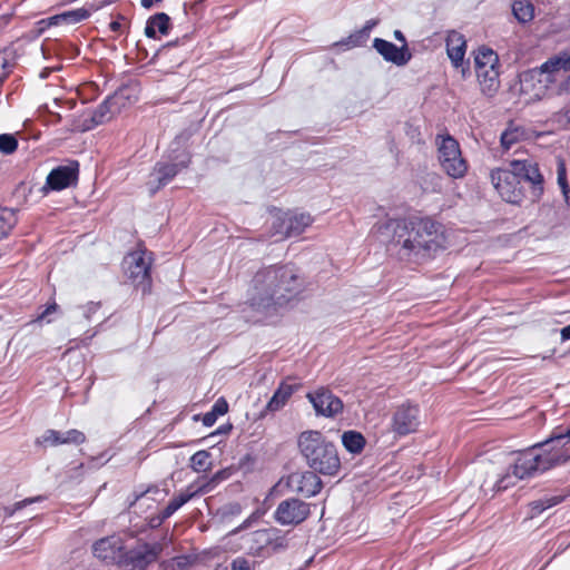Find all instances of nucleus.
Here are the masks:
<instances>
[{
    "label": "nucleus",
    "mask_w": 570,
    "mask_h": 570,
    "mask_svg": "<svg viewBox=\"0 0 570 570\" xmlns=\"http://www.w3.org/2000/svg\"><path fill=\"white\" fill-rule=\"evenodd\" d=\"M304 281L291 264L263 266L253 276L246 305L255 313L273 316L298 301Z\"/></svg>",
    "instance_id": "f257e3e1"
},
{
    "label": "nucleus",
    "mask_w": 570,
    "mask_h": 570,
    "mask_svg": "<svg viewBox=\"0 0 570 570\" xmlns=\"http://www.w3.org/2000/svg\"><path fill=\"white\" fill-rule=\"evenodd\" d=\"M379 230L382 234H392V242L406 256L430 258L444 248L443 225L430 217L389 218Z\"/></svg>",
    "instance_id": "f03ea898"
},
{
    "label": "nucleus",
    "mask_w": 570,
    "mask_h": 570,
    "mask_svg": "<svg viewBox=\"0 0 570 570\" xmlns=\"http://www.w3.org/2000/svg\"><path fill=\"white\" fill-rule=\"evenodd\" d=\"M570 463V454L557 443L550 433L544 440L515 452V459L507 473L495 482L497 491L514 485L515 480L532 479L558 466Z\"/></svg>",
    "instance_id": "7ed1b4c3"
},
{
    "label": "nucleus",
    "mask_w": 570,
    "mask_h": 570,
    "mask_svg": "<svg viewBox=\"0 0 570 570\" xmlns=\"http://www.w3.org/2000/svg\"><path fill=\"white\" fill-rule=\"evenodd\" d=\"M297 446L311 470L325 476H335L340 472L341 459L337 448L321 431L301 432L297 438Z\"/></svg>",
    "instance_id": "20e7f679"
},
{
    "label": "nucleus",
    "mask_w": 570,
    "mask_h": 570,
    "mask_svg": "<svg viewBox=\"0 0 570 570\" xmlns=\"http://www.w3.org/2000/svg\"><path fill=\"white\" fill-rule=\"evenodd\" d=\"M153 262V253L146 248L128 253L122 262L128 279L135 287L140 288L144 295L149 294L151 291Z\"/></svg>",
    "instance_id": "39448f33"
},
{
    "label": "nucleus",
    "mask_w": 570,
    "mask_h": 570,
    "mask_svg": "<svg viewBox=\"0 0 570 570\" xmlns=\"http://www.w3.org/2000/svg\"><path fill=\"white\" fill-rule=\"evenodd\" d=\"M164 551L160 542L137 543L130 549H124L118 553V563L125 570H147L155 563Z\"/></svg>",
    "instance_id": "423d86ee"
},
{
    "label": "nucleus",
    "mask_w": 570,
    "mask_h": 570,
    "mask_svg": "<svg viewBox=\"0 0 570 570\" xmlns=\"http://www.w3.org/2000/svg\"><path fill=\"white\" fill-rule=\"evenodd\" d=\"M510 169L520 183L529 185L531 203H538L544 194V176L539 164L532 159H513L509 163Z\"/></svg>",
    "instance_id": "0eeeda50"
},
{
    "label": "nucleus",
    "mask_w": 570,
    "mask_h": 570,
    "mask_svg": "<svg viewBox=\"0 0 570 570\" xmlns=\"http://www.w3.org/2000/svg\"><path fill=\"white\" fill-rule=\"evenodd\" d=\"M80 164L76 159H68L66 164L52 168L47 175L45 185L40 188L43 196L52 191H61L76 187L79 180Z\"/></svg>",
    "instance_id": "6e6552de"
},
{
    "label": "nucleus",
    "mask_w": 570,
    "mask_h": 570,
    "mask_svg": "<svg viewBox=\"0 0 570 570\" xmlns=\"http://www.w3.org/2000/svg\"><path fill=\"white\" fill-rule=\"evenodd\" d=\"M494 188L501 198L510 204L520 205L525 198L523 185L517 179L513 171L509 169H497L491 174Z\"/></svg>",
    "instance_id": "1a4fd4ad"
},
{
    "label": "nucleus",
    "mask_w": 570,
    "mask_h": 570,
    "mask_svg": "<svg viewBox=\"0 0 570 570\" xmlns=\"http://www.w3.org/2000/svg\"><path fill=\"white\" fill-rule=\"evenodd\" d=\"M309 514V503L297 498H288L278 503L274 512V519L281 525H298L304 522Z\"/></svg>",
    "instance_id": "9d476101"
},
{
    "label": "nucleus",
    "mask_w": 570,
    "mask_h": 570,
    "mask_svg": "<svg viewBox=\"0 0 570 570\" xmlns=\"http://www.w3.org/2000/svg\"><path fill=\"white\" fill-rule=\"evenodd\" d=\"M306 397L311 402L316 416L332 419L344 410L343 401L325 386L307 392Z\"/></svg>",
    "instance_id": "9b49d317"
},
{
    "label": "nucleus",
    "mask_w": 570,
    "mask_h": 570,
    "mask_svg": "<svg viewBox=\"0 0 570 570\" xmlns=\"http://www.w3.org/2000/svg\"><path fill=\"white\" fill-rule=\"evenodd\" d=\"M420 425V407L410 402L402 403L396 407L392 416V431L397 436H405L416 432Z\"/></svg>",
    "instance_id": "f8f14e48"
},
{
    "label": "nucleus",
    "mask_w": 570,
    "mask_h": 570,
    "mask_svg": "<svg viewBox=\"0 0 570 570\" xmlns=\"http://www.w3.org/2000/svg\"><path fill=\"white\" fill-rule=\"evenodd\" d=\"M191 134L188 130H183L176 135L174 140L169 144L168 149L161 156L165 161H170L179 169L184 170L189 167L191 163V153L187 148V142Z\"/></svg>",
    "instance_id": "ddd939ff"
},
{
    "label": "nucleus",
    "mask_w": 570,
    "mask_h": 570,
    "mask_svg": "<svg viewBox=\"0 0 570 570\" xmlns=\"http://www.w3.org/2000/svg\"><path fill=\"white\" fill-rule=\"evenodd\" d=\"M446 53L456 69L461 68V73L465 78L470 73V61L465 60L466 40L463 35L451 31L446 38Z\"/></svg>",
    "instance_id": "4468645a"
},
{
    "label": "nucleus",
    "mask_w": 570,
    "mask_h": 570,
    "mask_svg": "<svg viewBox=\"0 0 570 570\" xmlns=\"http://www.w3.org/2000/svg\"><path fill=\"white\" fill-rule=\"evenodd\" d=\"M373 48L386 62H391L397 67L405 66L412 59V53L407 45L399 47L392 41L374 38Z\"/></svg>",
    "instance_id": "2eb2a0df"
},
{
    "label": "nucleus",
    "mask_w": 570,
    "mask_h": 570,
    "mask_svg": "<svg viewBox=\"0 0 570 570\" xmlns=\"http://www.w3.org/2000/svg\"><path fill=\"white\" fill-rule=\"evenodd\" d=\"M320 473L311 470L299 474H293L288 479L289 487L305 498H312L318 494L323 488Z\"/></svg>",
    "instance_id": "dca6fc26"
},
{
    "label": "nucleus",
    "mask_w": 570,
    "mask_h": 570,
    "mask_svg": "<svg viewBox=\"0 0 570 570\" xmlns=\"http://www.w3.org/2000/svg\"><path fill=\"white\" fill-rule=\"evenodd\" d=\"M86 441V435L83 432L71 429L65 432L49 429L47 430L40 439H37V444H49L51 446H57L60 444H82Z\"/></svg>",
    "instance_id": "f3484780"
},
{
    "label": "nucleus",
    "mask_w": 570,
    "mask_h": 570,
    "mask_svg": "<svg viewBox=\"0 0 570 570\" xmlns=\"http://www.w3.org/2000/svg\"><path fill=\"white\" fill-rule=\"evenodd\" d=\"M139 83L136 80H129L126 83L119 86L114 94L109 95V99L115 107V110L119 112L122 108L130 106L139 99Z\"/></svg>",
    "instance_id": "a211bd4d"
},
{
    "label": "nucleus",
    "mask_w": 570,
    "mask_h": 570,
    "mask_svg": "<svg viewBox=\"0 0 570 570\" xmlns=\"http://www.w3.org/2000/svg\"><path fill=\"white\" fill-rule=\"evenodd\" d=\"M180 171L181 169L174 164L160 158L153 168L151 175L155 176L156 184L150 185V194L155 195L159 189L167 186Z\"/></svg>",
    "instance_id": "6ab92c4d"
},
{
    "label": "nucleus",
    "mask_w": 570,
    "mask_h": 570,
    "mask_svg": "<svg viewBox=\"0 0 570 570\" xmlns=\"http://www.w3.org/2000/svg\"><path fill=\"white\" fill-rule=\"evenodd\" d=\"M500 65L475 70L481 91L487 97H493L500 89Z\"/></svg>",
    "instance_id": "aec40b11"
},
{
    "label": "nucleus",
    "mask_w": 570,
    "mask_h": 570,
    "mask_svg": "<svg viewBox=\"0 0 570 570\" xmlns=\"http://www.w3.org/2000/svg\"><path fill=\"white\" fill-rule=\"evenodd\" d=\"M170 29V17L166 12H157L147 19L144 33L147 38L157 40L158 33L167 36Z\"/></svg>",
    "instance_id": "412c9836"
},
{
    "label": "nucleus",
    "mask_w": 570,
    "mask_h": 570,
    "mask_svg": "<svg viewBox=\"0 0 570 570\" xmlns=\"http://www.w3.org/2000/svg\"><path fill=\"white\" fill-rule=\"evenodd\" d=\"M297 389V384H288L285 381L281 382L278 387L274 391L272 397L266 403L262 415L266 414L267 412L279 411Z\"/></svg>",
    "instance_id": "4be33fe9"
},
{
    "label": "nucleus",
    "mask_w": 570,
    "mask_h": 570,
    "mask_svg": "<svg viewBox=\"0 0 570 570\" xmlns=\"http://www.w3.org/2000/svg\"><path fill=\"white\" fill-rule=\"evenodd\" d=\"M273 529H259L250 534V544L248 553L253 557L266 559L269 558L268 544H271Z\"/></svg>",
    "instance_id": "5701e85b"
},
{
    "label": "nucleus",
    "mask_w": 570,
    "mask_h": 570,
    "mask_svg": "<svg viewBox=\"0 0 570 570\" xmlns=\"http://www.w3.org/2000/svg\"><path fill=\"white\" fill-rule=\"evenodd\" d=\"M117 551L122 550L114 537L101 538L92 544L94 556L105 562L114 560Z\"/></svg>",
    "instance_id": "b1692460"
},
{
    "label": "nucleus",
    "mask_w": 570,
    "mask_h": 570,
    "mask_svg": "<svg viewBox=\"0 0 570 570\" xmlns=\"http://www.w3.org/2000/svg\"><path fill=\"white\" fill-rule=\"evenodd\" d=\"M90 10L86 8H77L72 10H67L57 14L49 17V22H56L57 26H73L81 21L87 20L90 17Z\"/></svg>",
    "instance_id": "393cba45"
},
{
    "label": "nucleus",
    "mask_w": 570,
    "mask_h": 570,
    "mask_svg": "<svg viewBox=\"0 0 570 570\" xmlns=\"http://www.w3.org/2000/svg\"><path fill=\"white\" fill-rule=\"evenodd\" d=\"M285 223H287V227H285L284 238H292L303 234L306 227L313 223V218L309 214L302 213L287 216Z\"/></svg>",
    "instance_id": "a878e982"
},
{
    "label": "nucleus",
    "mask_w": 570,
    "mask_h": 570,
    "mask_svg": "<svg viewBox=\"0 0 570 570\" xmlns=\"http://www.w3.org/2000/svg\"><path fill=\"white\" fill-rule=\"evenodd\" d=\"M232 474V468H223L216 471L210 478H199L195 483L198 487V491L204 495L214 491L218 484L229 479Z\"/></svg>",
    "instance_id": "bb28decb"
},
{
    "label": "nucleus",
    "mask_w": 570,
    "mask_h": 570,
    "mask_svg": "<svg viewBox=\"0 0 570 570\" xmlns=\"http://www.w3.org/2000/svg\"><path fill=\"white\" fill-rule=\"evenodd\" d=\"M377 23V19L367 20L360 30H356L355 32L351 33L347 38H344L341 41L335 42V46H344L347 49L361 46L370 37V32Z\"/></svg>",
    "instance_id": "cd10ccee"
},
{
    "label": "nucleus",
    "mask_w": 570,
    "mask_h": 570,
    "mask_svg": "<svg viewBox=\"0 0 570 570\" xmlns=\"http://www.w3.org/2000/svg\"><path fill=\"white\" fill-rule=\"evenodd\" d=\"M341 442L352 455L361 454L366 445L365 436L356 430L344 431L341 435Z\"/></svg>",
    "instance_id": "c85d7f7f"
},
{
    "label": "nucleus",
    "mask_w": 570,
    "mask_h": 570,
    "mask_svg": "<svg viewBox=\"0 0 570 570\" xmlns=\"http://www.w3.org/2000/svg\"><path fill=\"white\" fill-rule=\"evenodd\" d=\"M497 65H500V60L498 53L493 49L487 46H481L474 51L475 70H482Z\"/></svg>",
    "instance_id": "c756f323"
},
{
    "label": "nucleus",
    "mask_w": 570,
    "mask_h": 570,
    "mask_svg": "<svg viewBox=\"0 0 570 570\" xmlns=\"http://www.w3.org/2000/svg\"><path fill=\"white\" fill-rule=\"evenodd\" d=\"M441 142L439 144V161L448 160L451 157H460L461 149L458 140L451 135L440 136Z\"/></svg>",
    "instance_id": "7c9ffc66"
},
{
    "label": "nucleus",
    "mask_w": 570,
    "mask_h": 570,
    "mask_svg": "<svg viewBox=\"0 0 570 570\" xmlns=\"http://www.w3.org/2000/svg\"><path fill=\"white\" fill-rule=\"evenodd\" d=\"M542 72H553L559 70H569L570 69V48L561 51L559 55L550 58L546 62L541 65Z\"/></svg>",
    "instance_id": "2f4dec72"
},
{
    "label": "nucleus",
    "mask_w": 570,
    "mask_h": 570,
    "mask_svg": "<svg viewBox=\"0 0 570 570\" xmlns=\"http://www.w3.org/2000/svg\"><path fill=\"white\" fill-rule=\"evenodd\" d=\"M512 13L520 23H527L534 17V7L530 0H513Z\"/></svg>",
    "instance_id": "473e14b6"
},
{
    "label": "nucleus",
    "mask_w": 570,
    "mask_h": 570,
    "mask_svg": "<svg viewBox=\"0 0 570 570\" xmlns=\"http://www.w3.org/2000/svg\"><path fill=\"white\" fill-rule=\"evenodd\" d=\"M564 499L566 495H550L532 501L529 504L531 518H535L540 515L543 511L560 504L561 502H563Z\"/></svg>",
    "instance_id": "72a5a7b5"
},
{
    "label": "nucleus",
    "mask_w": 570,
    "mask_h": 570,
    "mask_svg": "<svg viewBox=\"0 0 570 570\" xmlns=\"http://www.w3.org/2000/svg\"><path fill=\"white\" fill-rule=\"evenodd\" d=\"M440 165L443 170L452 178H461L468 170L466 163L462 158L461 154L460 157H451L448 163L445 160L440 161Z\"/></svg>",
    "instance_id": "f704fd0d"
},
{
    "label": "nucleus",
    "mask_w": 570,
    "mask_h": 570,
    "mask_svg": "<svg viewBox=\"0 0 570 570\" xmlns=\"http://www.w3.org/2000/svg\"><path fill=\"white\" fill-rule=\"evenodd\" d=\"M557 183L560 187L567 206L570 205V185L567 179V167L563 158L558 157L557 159Z\"/></svg>",
    "instance_id": "c9c22d12"
},
{
    "label": "nucleus",
    "mask_w": 570,
    "mask_h": 570,
    "mask_svg": "<svg viewBox=\"0 0 570 570\" xmlns=\"http://www.w3.org/2000/svg\"><path fill=\"white\" fill-rule=\"evenodd\" d=\"M16 224V210L7 207H0V240L9 235Z\"/></svg>",
    "instance_id": "e433bc0d"
},
{
    "label": "nucleus",
    "mask_w": 570,
    "mask_h": 570,
    "mask_svg": "<svg viewBox=\"0 0 570 570\" xmlns=\"http://www.w3.org/2000/svg\"><path fill=\"white\" fill-rule=\"evenodd\" d=\"M115 107L111 102V99L107 96L90 114L100 122L101 125L108 121L114 114H116Z\"/></svg>",
    "instance_id": "4c0bfd02"
},
{
    "label": "nucleus",
    "mask_w": 570,
    "mask_h": 570,
    "mask_svg": "<svg viewBox=\"0 0 570 570\" xmlns=\"http://www.w3.org/2000/svg\"><path fill=\"white\" fill-rule=\"evenodd\" d=\"M551 434L557 443L570 454V422L568 424H560L552 429Z\"/></svg>",
    "instance_id": "58836bf2"
},
{
    "label": "nucleus",
    "mask_w": 570,
    "mask_h": 570,
    "mask_svg": "<svg viewBox=\"0 0 570 570\" xmlns=\"http://www.w3.org/2000/svg\"><path fill=\"white\" fill-rule=\"evenodd\" d=\"M210 453L207 450H199L190 456V468L195 472H204L210 469L212 463L208 461Z\"/></svg>",
    "instance_id": "ea45409f"
},
{
    "label": "nucleus",
    "mask_w": 570,
    "mask_h": 570,
    "mask_svg": "<svg viewBox=\"0 0 570 570\" xmlns=\"http://www.w3.org/2000/svg\"><path fill=\"white\" fill-rule=\"evenodd\" d=\"M520 139L519 129L512 127V122L501 132L500 145L503 150H509Z\"/></svg>",
    "instance_id": "a19ab883"
},
{
    "label": "nucleus",
    "mask_w": 570,
    "mask_h": 570,
    "mask_svg": "<svg viewBox=\"0 0 570 570\" xmlns=\"http://www.w3.org/2000/svg\"><path fill=\"white\" fill-rule=\"evenodd\" d=\"M160 490L157 485H149L144 489L142 487L137 488L134 492L127 498L128 507L132 508L137 502L144 499H150L149 494H157Z\"/></svg>",
    "instance_id": "79ce46f5"
},
{
    "label": "nucleus",
    "mask_w": 570,
    "mask_h": 570,
    "mask_svg": "<svg viewBox=\"0 0 570 570\" xmlns=\"http://www.w3.org/2000/svg\"><path fill=\"white\" fill-rule=\"evenodd\" d=\"M19 141L14 134H0V154L12 155L17 151Z\"/></svg>",
    "instance_id": "37998d69"
},
{
    "label": "nucleus",
    "mask_w": 570,
    "mask_h": 570,
    "mask_svg": "<svg viewBox=\"0 0 570 570\" xmlns=\"http://www.w3.org/2000/svg\"><path fill=\"white\" fill-rule=\"evenodd\" d=\"M10 55L11 52L8 49L0 50V85L8 78L14 65Z\"/></svg>",
    "instance_id": "c03bdc74"
},
{
    "label": "nucleus",
    "mask_w": 570,
    "mask_h": 570,
    "mask_svg": "<svg viewBox=\"0 0 570 570\" xmlns=\"http://www.w3.org/2000/svg\"><path fill=\"white\" fill-rule=\"evenodd\" d=\"M200 495H203V494L198 491V487L194 482L187 487L186 491L180 492L178 495L174 497L173 499L179 505V508H181L184 504L189 502L191 499H194L196 497H200Z\"/></svg>",
    "instance_id": "a18cd8bd"
},
{
    "label": "nucleus",
    "mask_w": 570,
    "mask_h": 570,
    "mask_svg": "<svg viewBox=\"0 0 570 570\" xmlns=\"http://www.w3.org/2000/svg\"><path fill=\"white\" fill-rule=\"evenodd\" d=\"M288 543L285 537L278 534V530L273 529V535H271V544H268L269 557L283 551L287 548Z\"/></svg>",
    "instance_id": "49530a36"
},
{
    "label": "nucleus",
    "mask_w": 570,
    "mask_h": 570,
    "mask_svg": "<svg viewBox=\"0 0 570 570\" xmlns=\"http://www.w3.org/2000/svg\"><path fill=\"white\" fill-rule=\"evenodd\" d=\"M45 498L39 495V497H35V498H28V499H24L22 501H19V502H16L11 507H7L4 510H6V515L7 517H11L18 510H21L22 508H24L26 505L28 504H31L33 502H38V501H42Z\"/></svg>",
    "instance_id": "de8ad7c7"
},
{
    "label": "nucleus",
    "mask_w": 570,
    "mask_h": 570,
    "mask_svg": "<svg viewBox=\"0 0 570 570\" xmlns=\"http://www.w3.org/2000/svg\"><path fill=\"white\" fill-rule=\"evenodd\" d=\"M242 513V505L238 502H230L225 504L220 509V515L223 519H229Z\"/></svg>",
    "instance_id": "09e8293b"
},
{
    "label": "nucleus",
    "mask_w": 570,
    "mask_h": 570,
    "mask_svg": "<svg viewBox=\"0 0 570 570\" xmlns=\"http://www.w3.org/2000/svg\"><path fill=\"white\" fill-rule=\"evenodd\" d=\"M59 308L58 304L56 302H52V303H49L48 305L45 306V308L37 315L36 317V322H43L46 321L47 323H50L51 320L48 318V316L55 312H57V309Z\"/></svg>",
    "instance_id": "8fccbe9b"
},
{
    "label": "nucleus",
    "mask_w": 570,
    "mask_h": 570,
    "mask_svg": "<svg viewBox=\"0 0 570 570\" xmlns=\"http://www.w3.org/2000/svg\"><path fill=\"white\" fill-rule=\"evenodd\" d=\"M188 39V36H184L181 39L177 38L176 40H171V41H168L166 42L165 45H163L160 48H158L155 53L153 55V57L150 58L149 60V63H155L156 62V59L158 58V56L160 55V52L163 50H166V49H169V48H173V47H176L178 46L179 43H183L185 40Z\"/></svg>",
    "instance_id": "3c124183"
},
{
    "label": "nucleus",
    "mask_w": 570,
    "mask_h": 570,
    "mask_svg": "<svg viewBox=\"0 0 570 570\" xmlns=\"http://www.w3.org/2000/svg\"><path fill=\"white\" fill-rule=\"evenodd\" d=\"M287 216L284 217H277L272 226V234L274 236H281V238H284V232L285 227H287V223H285V219Z\"/></svg>",
    "instance_id": "603ef678"
},
{
    "label": "nucleus",
    "mask_w": 570,
    "mask_h": 570,
    "mask_svg": "<svg viewBox=\"0 0 570 570\" xmlns=\"http://www.w3.org/2000/svg\"><path fill=\"white\" fill-rule=\"evenodd\" d=\"M210 411L214 412V414H217L218 417L226 414L228 412L227 401L223 396L217 399L213 404Z\"/></svg>",
    "instance_id": "864d4df0"
},
{
    "label": "nucleus",
    "mask_w": 570,
    "mask_h": 570,
    "mask_svg": "<svg viewBox=\"0 0 570 570\" xmlns=\"http://www.w3.org/2000/svg\"><path fill=\"white\" fill-rule=\"evenodd\" d=\"M256 458L253 453H246L239 459L238 465L245 471H250L255 464Z\"/></svg>",
    "instance_id": "5fc2aeb1"
},
{
    "label": "nucleus",
    "mask_w": 570,
    "mask_h": 570,
    "mask_svg": "<svg viewBox=\"0 0 570 570\" xmlns=\"http://www.w3.org/2000/svg\"><path fill=\"white\" fill-rule=\"evenodd\" d=\"M168 518H165L164 512L160 511L157 514L150 515L148 518V527L150 529L159 528Z\"/></svg>",
    "instance_id": "6e6d98bb"
},
{
    "label": "nucleus",
    "mask_w": 570,
    "mask_h": 570,
    "mask_svg": "<svg viewBox=\"0 0 570 570\" xmlns=\"http://www.w3.org/2000/svg\"><path fill=\"white\" fill-rule=\"evenodd\" d=\"M99 125H101V124L98 122V120L91 114H89L88 117L83 118L80 130L89 131V130L95 129Z\"/></svg>",
    "instance_id": "4d7b16f0"
},
{
    "label": "nucleus",
    "mask_w": 570,
    "mask_h": 570,
    "mask_svg": "<svg viewBox=\"0 0 570 570\" xmlns=\"http://www.w3.org/2000/svg\"><path fill=\"white\" fill-rule=\"evenodd\" d=\"M49 17L41 19L36 23L35 33L37 37L41 36L49 27L57 26L56 22H49Z\"/></svg>",
    "instance_id": "13d9d810"
},
{
    "label": "nucleus",
    "mask_w": 570,
    "mask_h": 570,
    "mask_svg": "<svg viewBox=\"0 0 570 570\" xmlns=\"http://www.w3.org/2000/svg\"><path fill=\"white\" fill-rule=\"evenodd\" d=\"M101 304L99 302H89L85 306L83 316L90 321L91 316L97 313V311L100 308Z\"/></svg>",
    "instance_id": "bf43d9fd"
},
{
    "label": "nucleus",
    "mask_w": 570,
    "mask_h": 570,
    "mask_svg": "<svg viewBox=\"0 0 570 570\" xmlns=\"http://www.w3.org/2000/svg\"><path fill=\"white\" fill-rule=\"evenodd\" d=\"M232 570H252V569H250L249 562L245 558L237 557L232 562Z\"/></svg>",
    "instance_id": "052dcab7"
},
{
    "label": "nucleus",
    "mask_w": 570,
    "mask_h": 570,
    "mask_svg": "<svg viewBox=\"0 0 570 570\" xmlns=\"http://www.w3.org/2000/svg\"><path fill=\"white\" fill-rule=\"evenodd\" d=\"M217 419H218L217 414H214V412L208 411L203 415L202 422H203L204 426L210 428L215 424Z\"/></svg>",
    "instance_id": "680f3d73"
},
{
    "label": "nucleus",
    "mask_w": 570,
    "mask_h": 570,
    "mask_svg": "<svg viewBox=\"0 0 570 570\" xmlns=\"http://www.w3.org/2000/svg\"><path fill=\"white\" fill-rule=\"evenodd\" d=\"M179 509V505L174 501V499H171L161 511L164 512L165 518H170Z\"/></svg>",
    "instance_id": "e2e57ef3"
},
{
    "label": "nucleus",
    "mask_w": 570,
    "mask_h": 570,
    "mask_svg": "<svg viewBox=\"0 0 570 570\" xmlns=\"http://www.w3.org/2000/svg\"><path fill=\"white\" fill-rule=\"evenodd\" d=\"M232 429L233 425L230 423L222 424L213 433H210V436L228 434L232 431Z\"/></svg>",
    "instance_id": "0e129e2a"
},
{
    "label": "nucleus",
    "mask_w": 570,
    "mask_h": 570,
    "mask_svg": "<svg viewBox=\"0 0 570 570\" xmlns=\"http://www.w3.org/2000/svg\"><path fill=\"white\" fill-rule=\"evenodd\" d=\"M109 460H110V456H108L107 453H101L98 456L91 458L90 462L95 466H100V465L106 464Z\"/></svg>",
    "instance_id": "69168bd1"
},
{
    "label": "nucleus",
    "mask_w": 570,
    "mask_h": 570,
    "mask_svg": "<svg viewBox=\"0 0 570 570\" xmlns=\"http://www.w3.org/2000/svg\"><path fill=\"white\" fill-rule=\"evenodd\" d=\"M125 20V17L119 14L118 18L116 20H112L110 23H109V29L114 32H117L121 29V21Z\"/></svg>",
    "instance_id": "338daca9"
},
{
    "label": "nucleus",
    "mask_w": 570,
    "mask_h": 570,
    "mask_svg": "<svg viewBox=\"0 0 570 570\" xmlns=\"http://www.w3.org/2000/svg\"><path fill=\"white\" fill-rule=\"evenodd\" d=\"M561 342L570 340V324L560 330Z\"/></svg>",
    "instance_id": "774afa93"
}]
</instances>
